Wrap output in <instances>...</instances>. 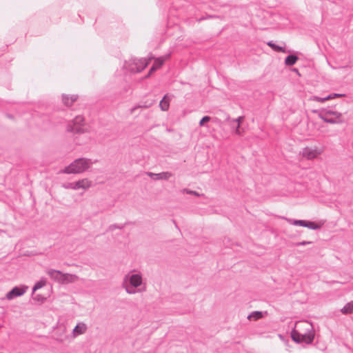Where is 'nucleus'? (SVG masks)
<instances>
[{"mask_svg":"<svg viewBox=\"0 0 353 353\" xmlns=\"http://www.w3.org/2000/svg\"><path fill=\"white\" fill-rule=\"evenodd\" d=\"M291 332V338L296 343L311 344L314 339L313 325L308 322H299Z\"/></svg>","mask_w":353,"mask_h":353,"instance_id":"f257e3e1","label":"nucleus"},{"mask_svg":"<svg viewBox=\"0 0 353 353\" xmlns=\"http://www.w3.org/2000/svg\"><path fill=\"white\" fill-rule=\"evenodd\" d=\"M95 162L97 161H92L90 159L79 158L66 166L62 172L65 174H80L87 170Z\"/></svg>","mask_w":353,"mask_h":353,"instance_id":"f03ea898","label":"nucleus"},{"mask_svg":"<svg viewBox=\"0 0 353 353\" xmlns=\"http://www.w3.org/2000/svg\"><path fill=\"white\" fill-rule=\"evenodd\" d=\"M149 63L150 59L145 58H132L125 62L123 67L130 72L138 73L143 71Z\"/></svg>","mask_w":353,"mask_h":353,"instance_id":"7ed1b4c3","label":"nucleus"},{"mask_svg":"<svg viewBox=\"0 0 353 353\" xmlns=\"http://www.w3.org/2000/svg\"><path fill=\"white\" fill-rule=\"evenodd\" d=\"M67 130L72 133H83L84 132V118L78 115L68 124Z\"/></svg>","mask_w":353,"mask_h":353,"instance_id":"20e7f679","label":"nucleus"},{"mask_svg":"<svg viewBox=\"0 0 353 353\" xmlns=\"http://www.w3.org/2000/svg\"><path fill=\"white\" fill-rule=\"evenodd\" d=\"M47 274L54 281H57L61 283H64L68 282V277L72 276V274H64L62 273L59 270H56L54 269H50L47 271Z\"/></svg>","mask_w":353,"mask_h":353,"instance_id":"39448f33","label":"nucleus"},{"mask_svg":"<svg viewBox=\"0 0 353 353\" xmlns=\"http://www.w3.org/2000/svg\"><path fill=\"white\" fill-rule=\"evenodd\" d=\"M142 281L141 274L130 272L125 275L123 283L129 284L132 288H137L142 284Z\"/></svg>","mask_w":353,"mask_h":353,"instance_id":"423d86ee","label":"nucleus"},{"mask_svg":"<svg viewBox=\"0 0 353 353\" xmlns=\"http://www.w3.org/2000/svg\"><path fill=\"white\" fill-rule=\"evenodd\" d=\"M90 185H91V181H90L88 179H83L77 181L68 183L66 184H64L63 186L65 189L86 190L88 188H90Z\"/></svg>","mask_w":353,"mask_h":353,"instance_id":"0eeeda50","label":"nucleus"},{"mask_svg":"<svg viewBox=\"0 0 353 353\" xmlns=\"http://www.w3.org/2000/svg\"><path fill=\"white\" fill-rule=\"evenodd\" d=\"M28 288V287L25 285L15 286L6 294V299L12 300L16 297L21 296L26 293Z\"/></svg>","mask_w":353,"mask_h":353,"instance_id":"6e6552de","label":"nucleus"},{"mask_svg":"<svg viewBox=\"0 0 353 353\" xmlns=\"http://www.w3.org/2000/svg\"><path fill=\"white\" fill-rule=\"evenodd\" d=\"M170 54H168L163 57H159L155 59L153 65L150 68V70H149L148 74L145 76V77L146 78L149 77L152 72H154V71H156L157 70L160 68L163 65L164 62L170 58Z\"/></svg>","mask_w":353,"mask_h":353,"instance_id":"1a4fd4ad","label":"nucleus"},{"mask_svg":"<svg viewBox=\"0 0 353 353\" xmlns=\"http://www.w3.org/2000/svg\"><path fill=\"white\" fill-rule=\"evenodd\" d=\"M245 117L243 116H240L236 119H230L228 118V120L230 123L231 127L234 130V132L238 135L241 134V132L240 130L241 124L243 122Z\"/></svg>","mask_w":353,"mask_h":353,"instance_id":"9d476101","label":"nucleus"},{"mask_svg":"<svg viewBox=\"0 0 353 353\" xmlns=\"http://www.w3.org/2000/svg\"><path fill=\"white\" fill-rule=\"evenodd\" d=\"M321 154V152L316 149H313L312 148L305 147L303 149L302 155L303 157L307 159H314L318 157L319 154Z\"/></svg>","mask_w":353,"mask_h":353,"instance_id":"9b49d317","label":"nucleus"},{"mask_svg":"<svg viewBox=\"0 0 353 353\" xmlns=\"http://www.w3.org/2000/svg\"><path fill=\"white\" fill-rule=\"evenodd\" d=\"M345 94H338V93H332L328 94L327 96L325 97H320L317 96H314L312 98V100L317 102L323 103L326 101L334 99L337 97H343Z\"/></svg>","mask_w":353,"mask_h":353,"instance_id":"f8f14e48","label":"nucleus"},{"mask_svg":"<svg viewBox=\"0 0 353 353\" xmlns=\"http://www.w3.org/2000/svg\"><path fill=\"white\" fill-rule=\"evenodd\" d=\"M170 99V96L168 94H166L163 96L159 103V106L161 110L167 111L169 109Z\"/></svg>","mask_w":353,"mask_h":353,"instance_id":"ddd939ff","label":"nucleus"},{"mask_svg":"<svg viewBox=\"0 0 353 353\" xmlns=\"http://www.w3.org/2000/svg\"><path fill=\"white\" fill-rule=\"evenodd\" d=\"M323 117H321V119L327 123L335 124V123H341L343 122L342 117H326L325 114H323Z\"/></svg>","mask_w":353,"mask_h":353,"instance_id":"4468645a","label":"nucleus"},{"mask_svg":"<svg viewBox=\"0 0 353 353\" xmlns=\"http://www.w3.org/2000/svg\"><path fill=\"white\" fill-rule=\"evenodd\" d=\"M86 330L87 326L84 323H79L73 329L72 332L74 336H78L85 333Z\"/></svg>","mask_w":353,"mask_h":353,"instance_id":"2eb2a0df","label":"nucleus"},{"mask_svg":"<svg viewBox=\"0 0 353 353\" xmlns=\"http://www.w3.org/2000/svg\"><path fill=\"white\" fill-rule=\"evenodd\" d=\"M323 114H325L326 117H342V114L339 112H336V111H333L332 110H327V109H325V110H322L320 111L319 114V117L320 119H321V117H323Z\"/></svg>","mask_w":353,"mask_h":353,"instance_id":"dca6fc26","label":"nucleus"},{"mask_svg":"<svg viewBox=\"0 0 353 353\" xmlns=\"http://www.w3.org/2000/svg\"><path fill=\"white\" fill-rule=\"evenodd\" d=\"M148 174L154 180H159V179H168V178L170 176V174L169 172H161L158 174L152 173V172H148Z\"/></svg>","mask_w":353,"mask_h":353,"instance_id":"f3484780","label":"nucleus"},{"mask_svg":"<svg viewBox=\"0 0 353 353\" xmlns=\"http://www.w3.org/2000/svg\"><path fill=\"white\" fill-rule=\"evenodd\" d=\"M78 99L77 95H72L70 97L63 94L62 97L63 103L66 106H71L74 101H76Z\"/></svg>","mask_w":353,"mask_h":353,"instance_id":"a211bd4d","label":"nucleus"},{"mask_svg":"<svg viewBox=\"0 0 353 353\" xmlns=\"http://www.w3.org/2000/svg\"><path fill=\"white\" fill-rule=\"evenodd\" d=\"M267 45L270 46L274 51L276 52H286V50L285 49V47L280 46L275 43H274L273 41H270L267 43Z\"/></svg>","mask_w":353,"mask_h":353,"instance_id":"6ab92c4d","label":"nucleus"},{"mask_svg":"<svg viewBox=\"0 0 353 353\" xmlns=\"http://www.w3.org/2000/svg\"><path fill=\"white\" fill-rule=\"evenodd\" d=\"M299 57L295 54H289L285 59V64L288 66L294 65L298 61Z\"/></svg>","mask_w":353,"mask_h":353,"instance_id":"aec40b11","label":"nucleus"},{"mask_svg":"<svg viewBox=\"0 0 353 353\" xmlns=\"http://www.w3.org/2000/svg\"><path fill=\"white\" fill-rule=\"evenodd\" d=\"M283 219L292 225H299V226H301V227L306 226L307 221H305V220H297V219H288V218H285V217H284Z\"/></svg>","mask_w":353,"mask_h":353,"instance_id":"412c9836","label":"nucleus"},{"mask_svg":"<svg viewBox=\"0 0 353 353\" xmlns=\"http://www.w3.org/2000/svg\"><path fill=\"white\" fill-rule=\"evenodd\" d=\"M263 317V313L261 311L252 312L248 316V319L250 321H257Z\"/></svg>","mask_w":353,"mask_h":353,"instance_id":"4be33fe9","label":"nucleus"},{"mask_svg":"<svg viewBox=\"0 0 353 353\" xmlns=\"http://www.w3.org/2000/svg\"><path fill=\"white\" fill-rule=\"evenodd\" d=\"M341 312L344 314H351L353 312V301L347 303L341 310Z\"/></svg>","mask_w":353,"mask_h":353,"instance_id":"5701e85b","label":"nucleus"},{"mask_svg":"<svg viewBox=\"0 0 353 353\" xmlns=\"http://www.w3.org/2000/svg\"><path fill=\"white\" fill-rule=\"evenodd\" d=\"M46 284V281L45 279H41L39 281L36 282L32 288V294H34L37 290L41 289Z\"/></svg>","mask_w":353,"mask_h":353,"instance_id":"b1692460","label":"nucleus"},{"mask_svg":"<svg viewBox=\"0 0 353 353\" xmlns=\"http://www.w3.org/2000/svg\"><path fill=\"white\" fill-rule=\"evenodd\" d=\"M305 228H307L311 230H318L321 228V225H319V224L314 221H307Z\"/></svg>","mask_w":353,"mask_h":353,"instance_id":"393cba45","label":"nucleus"},{"mask_svg":"<svg viewBox=\"0 0 353 353\" xmlns=\"http://www.w3.org/2000/svg\"><path fill=\"white\" fill-rule=\"evenodd\" d=\"M123 287L125 288L126 292L130 294H133L137 292V290H135L136 288H132L131 285H130L128 283H123Z\"/></svg>","mask_w":353,"mask_h":353,"instance_id":"a878e982","label":"nucleus"},{"mask_svg":"<svg viewBox=\"0 0 353 353\" xmlns=\"http://www.w3.org/2000/svg\"><path fill=\"white\" fill-rule=\"evenodd\" d=\"M211 120V117L210 116H204L199 121V125L203 126L205 123L209 122Z\"/></svg>","mask_w":353,"mask_h":353,"instance_id":"bb28decb","label":"nucleus"},{"mask_svg":"<svg viewBox=\"0 0 353 353\" xmlns=\"http://www.w3.org/2000/svg\"><path fill=\"white\" fill-rule=\"evenodd\" d=\"M151 104H149V105H136L133 108H131V113L133 114L134 113L135 110L138 108H147L148 107L150 106Z\"/></svg>","mask_w":353,"mask_h":353,"instance_id":"cd10ccee","label":"nucleus"},{"mask_svg":"<svg viewBox=\"0 0 353 353\" xmlns=\"http://www.w3.org/2000/svg\"><path fill=\"white\" fill-rule=\"evenodd\" d=\"M124 227L123 225H117L116 224H113V225H111L109 226V230H114L115 228H119V229H122Z\"/></svg>","mask_w":353,"mask_h":353,"instance_id":"c85d7f7f","label":"nucleus"},{"mask_svg":"<svg viewBox=\"0 0 353 353\" xmlns=\"http://www.w3.org/2000/svg\"><path fill=\"white\" fill-rule=\"evenodd\" d=\"M33 299H34V300H36V301H41V302H43V301L46 299L43 296H41V295H40V294H37V295H35V296H34V297H33Z\"/></svg>","mask_w":353,"mask_h":353,"instance_id":"c756f323","label":"nucleus"},{"mask_svg":"<svg viewBox=\"0 0 353 353\" xmlns=\"http://www.w3.org/2000/svg\"><path fill=\"white\" fill-rule=\"evenodd\" d=\"M183 191L187 192L188 194H194V195H196V196L199 195V193H197L196 192L193 191V190H189L188 189H184Z\"/></svg>","mask_w":353,"mask_h":353,"instance_id":"7c9ffc66","label":"nucleus"},{"mask_svg":"<svg viewBox=\"0 0 353 353\" xmlns=\"http://www.w3.org/2000/svg\"><path fill=\"white\" fill-rule=\"evenodd\" d=\"M311 243H312L311 241H303L297 243L296 245H309Z\"/></svg>","mask_w":353,"mask_h":353,"instance_id":"2f4dec72","label":"nucleus"}]
</instances>
